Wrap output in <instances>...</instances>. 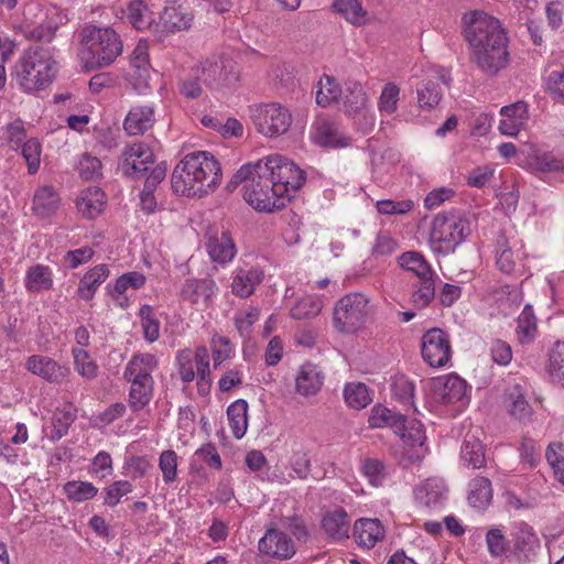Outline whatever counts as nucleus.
<instances>
[{"label": "nucleus", "mask_w": 564, "mask_h": 564, "mask_svg": "<svg viewBox=\"0 0 564 564\" xmlns=\"http://www.w3.org/2000/svg\"><path fill=\"white\" fill-rule=\"evenodd\" d=\"M464 22L470 61L488 76L506 68L510 61L509 39L500 21L482 11H474L464 17Z\"/></svg>", "instance_id": "1"}, {"label": "nucleus", "mask_w": 564, "mask_h": 564, "mask_svg": "<svg viewBox=\"0 0 564 564\" xmlns=\"http://www.w3.org/2000/svg\"><path fill=\"white\" fill-rule=\"evenodd\" d=\"M221 169L207 151L186 154L174 167L171 185L175 193L187 197H202L219 185Z\"/></svg>", "instance_id": "2"}, {"label": "nucleus", "mask_w": 564, "mask_h": 564, "mask_svg": "<svg viewBox=\"0 0 564 564\" xmlns=\"http://www.w3.org/2000/svg\"><path fill=\"white\" fill-rule=\"evenodd\" d=\"M79 40L78 57L86 70L109 66L122 53V41L111 28L86 25L79 33Z\"/></svg>", "instance_id": "3"}, {"label": "nucleus", "mask_w": 564, "mask_h": 564, "mask_svg": "<svg viewBox=\"0 0 564 564\" xmlns=\"http://www.w3.org/2000/svg\"><path fill=\"white\" fill-rule=\"evenodd\" d=\"M18 82L24 91L46 88L56 74L55 61L48 47L32 45L21 57Z\"/></svg>", "instance_id": "4"}, {"label": "nucleus", "mask_w": 564, "mask_h": 564, "mask_svg": "<svg viewBox=\"0 0 564 564\" xmlns=\"http://www.w3.org/2000/svg\"><path fill=\"white\" fill-rule=\"evenodd\" d=\"M275 181L268 166L259 160L252 163V173L248 185H243V198L254 209L273 212L285 206L283 195L275 191Z\"/></svg>", "instance_id": "5"}, {"label": "nucleus", "mask_w": 564, "mask_h": 564, "mask_svg": "<svg viewBox=\"0 0 564 564\" xmlns=\"http://www.w3.org/2000/svg\"><path fill=\"white\" fill-rule=\"evenodd\" d=\"M176 364L183 382H192L196 378L198 393L200 395L209 393L212 387L209 354L205 346L197 347L194 355L189 349L178 351Z\"/></svg>", "instance_id": "6"}, {"label": "nucleus", "mask_w": 564, "mask_h": 564, "mask_svg": "<svg viewBox=\"0 0 564 564\" xmlns=\"http://www.w3.org/2000/svg\"><path fill=\"white\" fill-rule=\"evenodd\" d=\"M249 111L257 131L267 138L285 134L293 122L291 111L279 102L254 105Z\"/></svg>", "instance_id": "7"}, {"label": "nucleus", "mask_w": 564, "mask_h": 564, "mask_svg": "<svg viewBox=\"0 0 564 564\" xmlns=\"http://www.w3.org/2000/svg\"><path fill=\"white\" fill-rule=\"evenodd\" d=\"M262 162L276 183L275 191L283 195L285 202L290 200L304 184L305 172L280 154L268 155Z\"/></svg>", "instance_id": "8"}, {"label": "nucleus", "mask_w": 564, "mask_h": 564, "mask_svg": "<svg viewBox=\"0 0 564 564\" xmlns=\"http://www.w3.org/2000/svg\"><path fill=\"white\" fill-rule=\"evenodd\" d=\"M368 299L361 293L343 296L334 308V325L341 333H354L361 328L369 315Z\"/></svg>", "instance_id": "9"}, {"label": "nucleus", "mask_w": 564, "mask_h": 564, "mask_svg": "<svg viewBox=\"0 0 564 564\" xmlns=\"http://www.w3.org/2000/svg\"><path fill=\"white\" fill-rule=\"evenodd\" d=\"M196 73H199L200 82L212 89L232 85L239 79L236 62L224 56L215 55L206 58Z\"/></svg>", "instance_id": "10"}, {"label": "nucleus", "mask_w": 564, "mask_h": 564, "mask_svg": "<svg viewBox=\"0 0 564 564\" xmlns=\"http://www.w3.org/2000/svg\"><path fill=\"white\" fill-rule=\"evenodd\" d=\"M422 358L432 368L452 367V345L449 336L441 328L426 330L421 340Z\"/></svg>", "instance_id": "11"}, {"label": "nucleus", "mask_w": 564, "mask_h": 564, "mask_svg": "<svg viewBox=\"0 0 564 564\" xmlns=\"http://www.w3.org/2000/svg\"><path fill=\"white\" fill-rule=\"evenodd\" d=\"M430 395L438 404L465 405L468 401V384L456 373H448L433 378L430 381Z\"/></svg>", "instance_id": "12"}, {"label": "nucleus", "mask_w": 564, "mask_h": 564, "mask_svg": "<svg viewBox=\"0 0 564 564\" xmlns=\"http://www.w3.org/2000/svg\"><path fill=\"white\" fill-rule=\"evenodd\" d=\"M470 234L469 223L464 218H448L437 215L432 221L430 239L432 242L460 245Z\"/></svg>", "instance_id": "13"}, {"label": "nucleus", "mask_w": 564, "mask_h": 564, "mask_svg": "<svg viewBox=\"0 0 564 564\" xmlns=\"http://www.w3.org/2000/svg\"><path fill=\"white\" fill-rule=\"evenodd\" d=\"M154 163L152 150L142 142H135L126 147L122 153L120 169L129 178H140Z\"/></svg>", "instance_id": "14"}, {"label": "nucleus", "mask_w": 564, "mask_h": 564, "mask_svg": "<svg viewBox=\"0 0 564 564\" xmlns=\"http://www.w3.org/2000/svg\"><path fill=\"white\" fill-rule=\"evenodd\" d=\"M259 552L270 558L285 561L296 553L293 540L279 529H268L258 543Z\"/></svg>", "instance_id": "15"}, {"label": "nucleus", "mask_w": 564, "mask_h": 564, "mask_svg": "<svg viewBox=\"0 0 564 564\" xmlns=\"http://www.w3.org/2000/svg\"><path fill=\"white\" fill-rule=\"evenodd\" d=\"M25 368L32 375L50 383H62L70 375L68 367L44 355L30 356L25 361Z\"/></svg>", "instance_id": "16"}, {"label": "nucleus", "mask_w": 564, "mask_h": 564, "mask_svg": "<svg viewBox=\"0 0 564 564\" xmlns=\"http://www.w3.org/2000/svg\"><path fill=\"white\" fill-rule=\"evenodd\" d=\"M321 528L329 541L341 543L349 539L350 517L343 507L326 510L322 516Z\"/></svg>", "instance_id": "17"}, {"label": "nucleus", "mask_w": 564, "mask_h": 564, "mask_svg": "<svg viewBox=\"0 0 564 564\" xmlns=\"http://www.w3.org/2000/svg\"><path fill=\"white\" fill-rule=\"evenodd\" d=\"M417 505L426 508H438L447 498V487L443 478L432 477L414 488Z\"/></svg>", "instance_id": "18"}, {"label": "nucleus", "mask_w": 564, "mask_h": 564, "mask_svg": "<svg viewBox=\"0 0 564 564\" xmlns=\"http://www.w3.org/2000/svg\"><path fill=\"white\" fill-rule=\"evenodd\" d=\"M217 292V285L214 280L187 279L181 288V297L194 305H206Z\"/></svg>", "instance_id": "19"}, {"label": "nucleus", "mask_w": 564, "mask_h": 564, "mask_svg": "<svg viewBox=\"0 0 564 564\" xmlns=\"http://www.w3.org/2000/svg\"><path fill=\"white\" fill-rule=\"evenodd\" d=\"M352 534L358 546L370 550L383 540L386 530L378 519L360 518L354 523Z\"/></svg>", "instance_id": "20"}, {"label": "nucleus", "mask_w": 564, "mask_h": 564, "mask_svg": "<svg viewBox=\"0 0 564 564\" xmlns=\"http://www.w3.org/2000/svg\"><path fill=\"white\" fill-rule=\"evenodd\" d=\"M313 140L318 145L330 148H345L350 143V138L341 131L340 127L327 120L316 122Z\"/></svg>", "instance_id": "21"}, {"label": "nucleus", "mask_w": 564, "mask_h": 564, "mask_svg": "<svg viewBox=\"0 0 564 564\" xmlns=\"http://www.w3.org/2000/svg\"><path fill=\"white\" fill-rule=\"evenodd\" d=\"M369 426L372 429L391 427L400 437L405 436V416L400 413H393L390 409L376 404L368 419Z\"/></svg>", "instance_id": "22"}, {"label": "nucleus", "mask_w": 564, "mask_h": 564, "mask_svg": "<svg viewBox=\"0 0 564 564\" xmlns=\"http://www.w3.org/2000/svg\"><path fill=\"white\" fill-rule=\"evenodd\" d=\"M193 21L192 13L184 7L171 3L160 14V24L163 31L176 32L187 30Z\"/></svg>", "instance_id": "23"}, {"label": "nucleus", "mask_w": 564, "mask_h": 564, "mask_svg": "<svg viewBox=\"0 0 564 564\" xmlns=\"http://www.w3.org/2000/svg\"><path fill=\"white\" fill-rule=\"evenodd\" d=\"M78 212L86 218H96L105 206V193L98 186H88L76 199Z\"/></svg>", "instance_id": "24"}, {"label": "nucleus", "mask_w": 564, "mask_h": 564, "mask_svg": "<svg viewBox=\"0 0 564 564\" xmlns=\"http://www.w3.org/2000/svg\"><path fill=\"white\" fill-rule=\"evenodd\" d=\"M61 198L53 186H40L33 196L32 209L41 218H46L56 213L59 208Z\"/></svg>", "instance_id": "25"}, {"label": "nucleus", "mask_w": 564, "mask_h": 564, "mask_svg": "<svg viewBox=\"0 0 564 564\" xmlns=\"http://www.w3.org/2000/svg\"><path fill=\"white\" fill-rule=\"evenodd\" d=\"M154 122V110L150 106H135L128 112L123 128L130 135L143 134Z\"/></svg>", "instance_id": "26"}, {"label": "nucleus", "mask_w": 564, "mask_h": 564, "mask_svg": "<svg viewBox=\"0 0 564 564\" xmlns=\"http://www.w3.org/2000/svg\"><path fill=\"white\" fill-rule=\"evenodd\" d=\"M460 460L465 467L491 469L487 465L485 447L475 435H466L460 449Z\"/></svg>", "instance_id": "27"}, {"label": "nucleus", "mask_w": 564, "mask_h": 564, "mask_svg": "<svg viewBox=\"0 0 564 564\" xmlns=\"http://www.w3.org/2000/svg\"><path fill=\"white\" fill-rule=\"evenodd\" d=\"M489 476V473L487 476H476L468 482L467 499L469 505L476 509H485L491 502L492 486Z\"/></svg>", "instance_id": "28"}, {"label": "nucleus", "mask_w": 564, "mask_h": 564, "mask_svg": "<svg viewBox=\"0 0 564 564\" xmlns=\"http://www.w3.org/2000/svg\"><path fill=\"white\" fill-rule=\"evenodd\" d=\"M324 375L316 365H305L296 377V391L302 395L316 394L323 386Z\"/></svg>", "instance_id": "29"}, {"label": "nucleus", "mask_w": 564, "mask_h": 564, "mask_svg": "<svg viewBox=\"0 0 564 564\" xmlns=\"http://www.w3.org/2000/svg\"><path fill=\"white\" fill-rule=\"evenodd\" d=\"M24 286L32 293L51 290L53 288L51 268L43 264L30 267L25 274Z\"/></svg>", "instance_id": "30"}, {"label": "nucleus", "mask_w": 564, "mask_h": 564, "mask_svg": "<svg viewBox=\"0 0 564 564\" xmlns=\"http://www.w3.org/2000/svg\"><path fill=\"white\" fill-rule=\"evenodd\" d=\"M109 270L99 264L89 270L79 281L77 294L83 300H91L99 285L108 278Z\"/></svg>", "instance_id": "31"}, {"label": "nucleus", "mask_w": 564, "mask_h": 564, "mask_svg": "<svg viewBox=\"0 0 564 564\" xmlns=\"http://www.w3.org/2000/svg\"><path fill=\"white\" fill-rule=\"evenodd\" d=\"M516 335L521 345L530 344L536 338L538 324L531 305H525L518 316Z\"/></svg>", "instance_id": "32"}, {"label": "nucleus", "mask_w": 564, "mask_h": 564, "mask_svg": "<svg viewBox=\"0 0 564 564\" xmlns=\"http://www.w3.org/2000/svg\"><path fill=\"white\" fill-rule=\"evenodd\" d=\"M399 264L406 271L414 273L419 280L434 278L431 265L417 251L409 250L399 257Z\"/></svg>", "instance_id": "33"}, {"label": "nucleus", "mask_w": 564, "mask_h": 564, "mask_svg": "<svg viewBox=\"0 0 564 564\" xmlns=\"http://www.w3.org/2000/svg\"><path fill=\"white\" fill-rule=\"evenodd\" d=\"M248 403L243 399H238L232 402L227 409V417L232 435L236 438H241L248 427Z\"/></svg>", "instance_id": "34"}, {"label": "nucleus", "mask_w": 564, "mask_h": 564, "mask_svg": "<svg viewBox=\"0 0 564 564\" xmlns=\"http://www.w3.org/2000/svg\"><path fill=\"white\" fill-rule=\"evenodd\" d=\"M262 278L263 273L258 269L240 270L232 281V293L240 297L250 296Z\"/></svg>", "instance_id": "35"}, {"label": "nucleus", "mask_w": 564, "mask_h": 564, "mask_svg": "<svg viewBox=\"0 0 564 564\" xmlns=\"http://www.w3.org/2000/svg\"><path fill=\"white\" fill-rule=\"evenodd\" d=\"M368 97L360 83L347 82L344 90V107L349 115L358 113L366 109Z\"/></svg>", "instance_id": "36"}, {"label": "nucleus", "mask_w": 564, "mask_h": 564, "mask_svg": "<svg viewBox=\"0 0 564 564\" xmlns=\"http://www.w3.org/2000/svg\"><path fill=\"white\" fill-rule=\"evenodd\" d=\"M507 399L509 412L521 422H529L532 416V408L528 403L524 392L519 384H514L508 390Z\"/></svg>", "instance_id": "37"}, {"label": "nucleus", "mask_w": 564, "mask_h": 564, "mask_svg": "<svg viewBox=\"0 0 564 564\" xmlns=\"http://www.w3.org/2000/svg\"><path fill=\"white\" fill-rule=\"evenodd\" d=\"M126 17L137 30H147L152 24V13L142 0H134L128 4Z\"/></svg>", "instance_id": "38"}, {"label": "nucleus", "mask_w": 564, "mask_h": 564, "mask_svg": "<svg viewBox=\"0 0 564 564\" xmlns=\"http://www.w3.org/2000/svg\"><path fill=\"white\" fill-rule=\"evenodd\" d=\"M417 105L423 110L436 107L442 98V90L437 82L426 80L417 87Z\"/></svg>", "instance_id": "39"}, {"label": "nucleus", "mask_w": 564, "mask_h": 564, "mask_svg": "<svg viewBox=\"0 0 564 564\" xmlns=\"http://www.w3.org/2000/svg\"><path fill=\"white\" fill-rule=\"evenodd\" d=\"M344 398L348 406L360 410L371 402V397L366 384L360 382L347 383L344 389Z\"/></svg>", "instance_id": "40"}, {"label": "nucleus", "mask_w": 564, "mask_h": 564, "mask_svg": "<svg viewBox=\"0 0 564 564\" xmlns=\"http://www.w3.org/2000/svg\"><path fill=\"white\" fill-rule=\"evenodd\" d=\"M333 7L351 24L361 25L366 22V11L359 0H336Z\"/></svg>", "instance_id": "41"}, {"label": "nucleus", "mask_w": 564, "mask_h": 564, "mask_svg": "<svg viewBox=\"0 0 564 564\" xmlns=\"http://www.w3.org/2000/svg\"><path fill=\"white\" fill-rule=\"evenodd\" d=\"M72 356L74 358V368L80 377L87 380H91L97 377L98 366L86 349L73 348Z\"/></svg>", "instance_id": "42"}, {"label": "nucleus", "mask_w": 564, "mask_h": 564, "mask_svg": "<svg viewBox=\"0 0 564 564\" xmlns=\"http://www.w3.org/2000/svg\"><path fill=\"white\" fill-rule=\"evenodd\" d=\"M129 406L138 412L144 409L153 397V384L144 382H130Z\"/></svg>", "instance_id": "43"}, {"label": "nucleus", "mask_w": 564, "mask_h": 564, "mask_svg": "<svg viewBox=\"0 0 564 564\" xmlns=\"http://www.w3.org/2000/svg\"><path fill=\"white\" fill-rule=\"evenodd\" d=\"M547 371L553 382L564 387V343H556L549 357Z\"/></svg>", "instance_id": "44"}, {"label": "nucleus", "mask_w": 564, "mask_h": 564, "mask_svg": "<svg viewBox=\"0 0 564 564\" xmlns=\"http://www.w3.org/2000/svg\"><path fill=\"white\" fill-rule=\"evenodd\" d=\"M140 323L147 341L154 343L160 337V321L154 316L150 305H142L139 310Z\"/></svg>", "instance_id": "45"}, {"label": "nucleus", "mask_w": 564, "mask_h": 564, "mask_svg": "<svg viewBox=\"0 0 564 564\" xmlns=\"http://www.w3.org/2000/svg\"><path fill=\"white\" fill-rule=\"evenodd\" d=\"M318 85L316 102L322 107H327L337 101L343 93L339 85L329 76L321 78Z\"/></svg>", "instance_id": "46"}, {"label": "nucleus", "mask_w": 564, "mask_h": 564, "mask_svg": "<svg viewBox=\"0 0 564 564\" xmlns=\"http://www.w3.org/2000/svg\"><path fill=\"white\" fill-rule=\"evenodd\" d=\"M64 492L69 500L82 502L94 498L98 489L88 481H68L64 486Z\"/></svg>", "instance_id": "47"}, {"label": "nucleus", "mask_w": 564, "mask_h": 564, "mask_svg": "<svg viewBox=\"0 0 564 564\" xmlns=\"http://www.w3.org/2000/svg\"><path fill=\"white\" fill-rule=\"evenodd\" d=\"M178 456L172 449L163 451L159 457V468L165 485H171L177 479Z\"/></svg>", "instance_id": "48"}, {"label": "nucleus", "mask_w": 564, "mask_h": 564, "mask_svg": "<svg viewBox=\"0 0 564 564\" xmlns=\"http://www.w3.org/2000/svg\"><path fill=\"white\" fill-rule=\"evenodd\" d=\"M435 296L434 278L419 280L412 293L411 300L414 306L424 308L430 305Z\"/></svg>", "instance_id": "49"}, {"label": "nucleus", "mask_w": 564, "mask_h": 564, "mask_svg": "<svg viewBox=\"0 0 564 564\" xmlns=\"http://www.w3.org/2000/svg\"><path fill=\"white\" fill-rule=\"evenodd\" d=\"M415 204L412 199L393 200L381 199L376 204L377 212L381 215L402 216L413 210Z\"/></svg>", "instance_id": "50"}, {"label": "nucleus", "mask_w": 564, "mask_h": 564, "mask_svg": "<svg viewBox=\"0 0 564 564\" xmlns=\"http://www.w3.org/2000/svg\"><path fill=\"white\" fill-rule=\"evenodd\" d=\"M130 63L131 67L134 68L135 75L145 83L150 75L147 43H138V45L133 50Z\"/></svg>", "instance_id": "51"}, {"label": "nucleus", "mask_w": 564, "mask_h": 564, "mask_svg": "<svg viewBox=\"0 0 564 564\" xmlns=\"http://www.w3.org/2000/svg\"><path fill=\"white\" fill-rule=\"evenodd\" d=\"M322 302L315 297L306 296L296 302L291 310V316L295 319L312 318L319 314Z\"/></svg>", "instance_id": "52"}, {"label": "nucleus", "mask_w": 564, "mask_h": 564, "mask_svg": "<svg viewBox=\"0 0 564 564\" xmlns=\"http://www.w3.org/2000/svg\"><path fill=\"white\" fill-rule=\"evenodd\" d=\"M545 89L554 102L564 104V69H553L547 74Z\"/></svg>", "instance_id": "53"}, {"label": "nucleus", "mask_w": 564, "mask_h": 564, "mask_svg": "<svg viewBox=\"0 0 564 564\" xmlns=\"http://www.w3.org/2000/svg\"><path fill=\"white\" fill-rule=\"evenodd\" d=\"M133 486L128 480H116L104 489V502L108 507L117 506L121 498L132 492Z\"/></svg>", "instance_id": "54"}, {"label": "nucleus", "mask_w": 564, "mask_h": 564, "mask_svg": "<svg viewBox=\"0 0 564 564\" xmlns=\"http://www.w3.org/2000/svg\"><path fill=\"white\" fill-rule=\"evenodd\" d=\"M42 148L37 139H29L22 145V155L26 162L28 171L30 174H35L39 171L41 163Z\"/></svg>", "instance_id": "55"}, {"label": "nucleus", "mask_w": 564, "mask_h": 564, "mask_svg": "<svg viewBox=\"0 0 564 564\" xmlns=\"http://www.w3.org/2000/svg\"><path fill=\"white\" fill-rule=\"evenodd\" d=\"M361 471L375 487L380 486L386 477L384 465L377 458H365L361 463Z\"/></svg>", "instance_id": "56"}, {"label": "nucleus", "mask_w": 564, "mask_h": 564, "mask_svg": "<svg viewBox=\"0 0 564 564\" xmlns=\"http://www.w3.org/2000/svg\"><path fill=\"white\" fill-rule=\"evenodd\" d=\"M158 367V359L152 354H138L134 355L126 366L127 370L135 371L140 370V375L152 376V372Z\"/></svg>", "instance_id": "57"}, {"label": "nucleus", "mask_w": 564, "mask_h": 564, "mask_svg": "<svg viewBox=\"0 0 564 564\" xmlns=\"http://www.w3.org/2000/svg\"><path fill=\"white\" fill-rule=\"evenodd\" d=\"M514 546L519 552L528 553L539 547V539L532 528L521 525L516 534Z\"/></svg>", "instance_id": "58"}, {"label": "nucleus", "mask_w": 564, "mask_h": 564, "mask_svg": "<svg viewBox=\"0 0 564 564\" xmlns=\"http://www.w3.org/2000/svg\"><path fill=\"white\" fill-rule=\"evenodd\" d=\"M400 89L397 85L388 83L379 97L378 107L379 110L388 115L393 113L397 110L399 101Z\"/></svg>", "instance_id": "59"}, {"label": "nucleus", "mask_w": 564, "mask_h": 564, "mask_svg": "<svg viewBox=\"0 0 564 564\" xmlns=\"http://www.w3.org/2000/svg\"><path fill=\"white\" fill-rule=\"evenodd\" d=\"M486 543L488 552L494 557H498L505 554L508 547V541L502 531L498 528H492L487 532Z\"/></svg>", "instance_id": "60"}, {"label": "nucleus", "mask_w": 564, "mask_h": 564, "mask_svg": "<svg viewBox=\"0 0 564 564\" xmlns=\"http://www.w3.org/2000/svg\"><path fill=\"white\" fill-rule=\"evenodd\" d=\"M78 171L85 180H94L101 175V162L88 153L84 154L78 164Z\"/></svg>", "instance_id": "61"}, {"label": "nucleus", "mask_w": 564, "mask_h": 564, "mask_svg": "<svg viewBox=\"0 0 564 564\" xmlns=\"http://www.w3.org/2000/svg\"><path fill=\"white\" fill-rule=\"evenodd\" d=\"M231 350V344L228 338L215 335L212 339L214 367H218L226 359H228L230 357Z\"/></svg>", "instance_id": "62"}, {"label": "nucleus", "mask_w": 564, "mask_h": 564, "mask_svg": "<svg viewBox=\"0 0 564 564\" xmlns=\"http://www.w3.org/2000/svg\"><path fill=\"white\" fill-rule=\"evenodd\" d=\"M145 283V276L139 272H129L117 279L115 283V292L123 294L128 289L138 290Z\"/></svg>", "instance_id": "63"}, {"label": "nucleus", "mask_w": 564, "mask_h": 564, "mask_svg": "<svg viewBox=\"0 0 564 564\" xmlns=\"http://www.w3.org/2000/svg\"><path fill=\"white\" fill-rule=\"evenodd\" d=\"M259 310L257 307H249L235 315V325L241 336L249 333L251 326L259 319Z\"/></svg>", "instance_id": "64"}]
</instances>
